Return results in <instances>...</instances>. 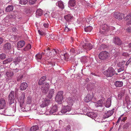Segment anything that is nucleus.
<instances>
[{"label": "nucleus", "mask_w": 131, "mask_h": 131, "mask_svg": "<svg viewBox=\"0 0 131 131\" xmlns=\"http://www.w3.org/2000/svg\"><path fill=\"white\" fill-rule=\"evenodd\" d=\"M3 39L2 38L0 37V45L3 42Z\"/></svg>", "instance_id": "nucleus-58"}, {"label": "nucleus", "mask_w": 131, "mask_h": 131, "mask_svg": "<svg viewBox=\"0 0 131 131\" xmlns=\"http://www.w3.org/2000/svg\"><path fill=\"white\" fill-rule=\"evenodd\" d=\"M131 62L130 61H129V60H128V61H127L126 63V66H127L129 64V63L130 62Z\"/></svg>", "instance_id": "nucleus-63"}, {"label": "nucleus", "mask_w": 131, "mask_h": 131, "mask_svg": "<svg viewBox=\"0 0 131 131\" xmlns=\"http://www.w3.org/2000/svg\"><path fill=\"white\" fill-rule=\"evenodd\" d=\"M56 5L62 9H63L64 8L63 2L61 1H59L57 3Z\"/></svg>", "instance_id": "nucleus-24"}, {"label": "nucleus", "mask_w": 131, "mask_h": 131, "mask_svg": "<svg viewBox=\"0 0 131 131\" xmlns=\"http://www.w3.org/2000/svg\"><path fill=\"white\" fill-rule=\"evenodd\" d=\"M130 20L128 21L127 23V25H131V19L129 20Z\"/></svg>", "instance_id": "nucleus-59"}, {"label": "nucleus", "mask_w": 131, "mask_h": 131, "mask_svg": "<svg viewBox=\"0 0 131 131\" xmlns=\"http://www.w3.org/2000/svg\"><path fill=\"white\" fill-rule=\"evenodd\" d=\"M68 103L71 105H72L73 103V101L71 98H69L68 99Z\"/></svg>", "instance_id": "nucleus-40"}, {"label": "nucleus", "mask_w": 131, "mask_h": 131, "mask_svg": "<svg viewBox=\"0 0 131 131\" xmlns=\"http://www.w3.org/2000/svg\"><path fill=\"white\" fill-rule=\"evenodd\" d=\"M25 44V42L24 40H21L19 41L17 43V48L18 49L23 47L24 46Z\"/></svg>", "instance_id": "nucleus-16"}, {"label": "nucleus", "mask_w": 131, "mask_h": 131, "mask_svg": "<svg viewBox=\"0 0 131 131\" xmlns=\"http://www.w3.org/2000/svg\"><path fill=\"white\" fill-rule=\"evenodd\" d=\"M28 2V0H20V3L21 4H26Z\"/></svg>", "instance_id": "nucleus-35"}, {"label": "nucleus", "mask_w": 131, "mask_h": 131, "mask_svg": "<svg viewBox=\"0 0 131 131\" xmlns=\"http://www.w3.org/2000/svg\"><path fill=\"white\" fill-rule=\"evenodd\" d=\"M13 5H9L6 8L5 11L6 12H10L13 10Z\"/></svg>", "instance_id": "nucleus-27"}, {"label": "nucleus", "mask_w": 131, "mask_h": 131, "mask_svg": "<svg viewBox=\"0 0 131 131\" xmlns=\"http://www.w3.org/2000/svg\"><path fill=\"white\" fill-rule=\"evenodd\" d=\"M126 31L128 32H131V27H129L126 29Z\"/></svg>", "instance_id": "nucleus-47"}, {"label": "nucleus", "mask_w": 131, "mask_h": 131, "mask_svg": "<svg viewBox=\"0 0 131 131\" xmlns=\"http://www.w3.org/2000/svg\"><path fill=\"white\" fill-rule=\"evenodd\" d=\"M32 101V99L29 96L27 97V104H29L31 103Z\"/></svg>", "instance_id": "nucleus-37"}, {"label": "nucleus", "mask_w": 131, "mask_h": 131, "mask_svg": "<svg viewBox=\"0 0 131 131\" xmlns=\"http://www.w3.org/2000/svg\"><path fill=\"white\" fill-rule=\"evenodd\" d=\"M22 99H24L25 97V93H23L22 94Z\"/></svg>", "instance_id": "nucleus-61"}, {"label": "nucleus", "mask_w": 131, "mask_h": 131, "mask_svg": "<svg viewBox=\"0 0 131 131\" xmlns=\"http://www.w3.org/2000/svg\"><path fill=\"white\" fill-rule=\"evenodd\" d=\"M19 71V70L18 69L16 68L13 69V71L12 72H13V73L14 74V73H15Z\"/></svg>", "instance_id": "nucleus-52"}, {"label": "nucleus", "mask_w": 131, "mask_h": 131, "mask_svg": "<svg viewBox=\"0 0 131 131\" xmlns=\"http://www.w3.org/2000/svg\"><path fill=\"white\" fill-rule=\"evenodd\" d=\"M92 27L91 26L87 27L84 28L85 31L86 32H90L92 29Z\"/></svg>", "instance_id": "nucleus-32"}, {"label": "nucleus", "mask_w": 131, "mask_h": 131, "mask_svg": "<svg viewBox=\"0 0 131 131\" xmlns=\"http://www.w3.org/2000/svg\"><path fill=\"white\" fill-rule=\"evenodd\" d=\"M63 92L62 91H59L57 93L56 95L55 100L59 104H61L63 100Z\"/></svg>", "instance_id": "nucleus-2"}, {"label": "nucleus", "mask_w": 131, "mask_h": 131, "mask_svg": "<svg viewBox=\"0 0 131 131\" xmlns=\"http://www.w3.org/2000/svg\"><path fill=\"white\" fill-rule=\"evenodd\" d=\"M49 86V83H45V84H43L42 85L41 88L42 92L43 93H47L48 90Z\"/></svg>", "instance_id": "nucleus-9"}, {"label": "nucleus", "mask_w": 131, "mask_h": 131, "mask_svg": "<svg viewBox=\"0 0 131 131\" xmlns=\"http://www.w3.org/2000/svg\"><path fill=\"white\" fill-rule=\"evenodd\" d=\"M93 95L94 94L91 95L90 94H87L85 98L84 101L85 102L88 103L91 101H92V100L93 99H94V98H92L93 96Z\"/></svg>", "instance_id": "nucleus-10"}, {"label": "nucleus", "mask_w": 131, "mask_h": 131, "mask_svg": "<svg viewBox=\"0 0 131 131\" xmlns=\"http://www.w3.org/2000/svg\"><path fill=\"white\" fill-rule=\"evenodd\" d=\"M20 61V57H18L17 58H15L13 60V63H12L10 65V66H12L13 64V63L15 65L17 64H19Z\"/></svg>", "instance_id": "nucleus-17"}, {"label": "nucleus", "mask_w": 131, "mask_h": 131, "mask_svg": "<svg viewBox=\"0 0 131 131\" xmlns=\"http://www.w3.org/2000/svg\"><path fill=\"white\" fill-rule=\"evenodd\" d=\"M70 52L71 53H72L73 54H74L75 55L76 54V51L75 50L74 48H71L70 50Z\"/></svg>", "instance_id": "nucleus-38"}, {"label": "nucleus", "mask_w": 131, "mask_h": 131, "mask_svg": "<svg viewBox=\"0 0 131 131\" xmlns=\"http://www.w3.org/2000/svg\"><path fill=\"white\" fill-rule=\"evenodd\" d=\"M108 27L106 24H104V27L102 28V29L104 30H106L108 29Z\"/></svg>", "instance_id": "nucleus-43"}, {"label": "nucleus", "mask_w": 131, "mask_h": 131, "mask_svg": "<svg viewBox=\"0 0 131 131\" xmlns=\"http://www.w3.org/2000/svg\"><path fill=\"white\" fill-rule=\"evenodd\" d=\"M6 75L8 78H11L14 75L13 72L9 71L6 73Z\"/></svg>", "instance_id": "nucleus-25"}, {"label": "nucleus", "mask_w": 131, "mask_h": 131, "mask_svg": "<svg viewBox=\"0 0 131 131\" xmlns=\"http://www.w3.org/2000/svg\"><path fill=\"white\" fill-rule=\"evenodd\" d=\"M36 14L37 15L41 16L42 14V11L40 9H38L37 10Z\"/></svg>", "instance_id": "nucleus-31"}, {"label": "nucleus", "mask_w": 131, "mask_h": 131, "mask_svg": "<svg viewBox=\"0 0 131 131\" xmlns=\"http://www.w3.org/2000/svg\"><path fill=\"white\" fill-rule=\"evenodd\" d=\"M125 63V61H123L119 62L117 64L118 67H120L123 65Z\"/></svg>", "instance_id": "nucleus-39"}, {"label": "nucleus", "mask_w": 131, "mask_h": 131, "mask_svg": "<svg viewBox=\"0 0 131 131\" xmlns=\"http://www.w3.org/2000/svg\"><path fill=\"white\" fill-rule=\"evenodd\" d=\"M111 103V98H108L107 99L105 105V106L106 107H110Z\"/></svg>", "instance_id": "nucleus-26"}, {"label": "nucleus", "mask_w": 131, "mask_h": 131, "mask_svg": "<svg viewBox=\"0 0 131 131\" xmlns=\"http://www.w3.org/2000/svg\"><path fill=\"white\" fill-rule=\"evenodd\" d=\"M114 17L118 19H122L125 17L124 14L123 13H119L117 12H115L114 14Z\"/></svg>", "instance_id": "nucleus-6"}, {"label": "nucleus", "mask_w": 131, "mask_h": 131, "mask_svg": "<svg viewBox=\"0 0 131 131\" xmlns=\"http://www.w3.org/2000/svg\"><path fill=\"white\" fill-rule=\"evenodd\" d=\"M50 36V38L52 39H53L54 38V36L53 35L51 34Z\"/></svg>", "instance_id": "nucleus-60"}, {"label": "nucleus", "mask_w": 131, "mask_h": 131, "mask_svg": "<svg viewBox=\"0 0 131 131\" xmlns=\"http://www.w3.org/2000/svg\"><path fill=\"white\" fill-rule=\"evenodd\" d=\"M75 51L76 54H75V55L76 54H79L80 53L81 51L80 50V49L78 48L76 49ZM82 52V51H81V52Z\"/></svg>", "instance_id": "nucleus-46"}, {"label": "nucleus", "mask_w": 131, "mask_h": 131, "mask_svg": "<svg viewBox=\"0 0 131 131\" xmlns=\"http://www.w3.org/2000/svg\"><path fill=\"white\" fill-rule=\"evenodd\" d=\"M43 25L45 27L47 28L49 24L48 23H45L43 24Z\"/></svg>", "instance_id": "nucleus-57"}, {"label": "nucleus", "mask_w": 131, "mask_h": 131, "mask_svg": "<svg viewBox=\"0 0 131 131\" xmlns=\"http://www.w3.org/2000/svg\"><path fill=\"white\" fill-rule=\"evenodd\" d=\"M114 84L117 87H120L123 86V82L122 81H117L115 82Z\"/></svg>", "instance_id": "nucleus-22"}, {"label": "nucleus", "mask_w": 131, "mask_h": 131, "mask_svg": "<svg viewBox=\"0 0 131 131\" xmlns=\"http://www.w3.org/2000/svg\"><path fill=\"white\" fill-rule=\"evenodd\" d=\"M27 48H28V49L29 50L31 49V45L29 44H28L27 46Z\"/></svg>", "instance_id": "nucleus-55"}, {"label": "nucleus", "mask_w": 131, "mask_h": 131, "mask_svg": "<svg viewBox=\"0 0 131 131\" xmlns=\"http://www.w3.org/2000/svg\"><path fill=\"white\" fill-rule=\"evenodd\" d=\"M104 100L103 99L97 101L95 99H93L92 100V102L95 103V105L96 107H97L99 106H102Z\"/></svg>", "instance_id": "nucleus-7"}, {"label": "nucleus", "mask_w": 131, "mask_h": 131, "mask_svg": "<svg viewBox=\"0 0 131 131\" xmlns=\"http://www.w3.org/2000/svg\"><path fill=\"white\" fill-rule=\"evenodd\" d=\"M12 30L13 32H16L17 31V29L15 27H13L12 29Z\"/></svg>", "instance_id": "nucleus-53"}, {"label": "nucleus", "mask_w": 131, "mask_h": 131, "mask_svg": "<svg viewBox=\"0 0 131 131\" xmlns=\"http://www.w3.org/2000/svg\"><path fill=\"white\" fill-rule=\"evenodd\" d=\"M86 114L88 116L91 118L95 117L96 115V114L93 112H89L87 113Z\"/></svg>", "instance_id": "nucleus-33"}, {"label": "nucleus", "mask_w": 131, "mask_h": 131, "mask_svg": "<svg viewBox=\"0 0 131 131\" xmlns=\"http://www.w3.org/2000/svg\"><path fill=\"white\" fill-rule=\"evenodd\" d=\"M57 110V106L56 105H54L53 106L50 111V113L51 114H53V115H54V113L56 112Z\"/></svg>", "instance_id": "nucleus-20"}, {"label": "nucleus", "mask_w": 131, "mask_h": 131, "mask_svg": "<svg viewBox=\"0 0 131 131\" xmlns=\"http://www.w3.org/2000/svg\"><path fill=\"white\" fill-rule=\"evenodd\" d=\"M23 78V75H20L17 78V81H19Z\"/></svg>", "instance_id": "nucleus-44"}, {"label": "nucleus", "mask_w": 131, "mask_h": 131, "mask_svg": "<svg viewBox=\"0 0 131 131\" xmlns=\"http://www.w3.org/2000/svg\"><path fill=\"white\" fill-rule=\"evenodd\" d=\"M46 79V76H44L42 77L38 82V83L39 85H40L43 84H45V83H46L45 81Z\"/></svg>", "instance_id": "nucleus-15"}, {"label": "nucleus", "mask_w": 131, "mask_h": 131, "mask_svg": "<svg viewBox=\"0 0 131 131\" xmlns=\"http://www.w3.org/2000/svg\"><path fill=\"white\" fill-rule=\"evenodd\" d=\"M36 1L37 0H29V3L30 4H33L35 3Z\"/></svg>", "instance_id": "nucleus-41"}, {"label": "nucleus", "mask_w": 131, "mask_h": 131, "mask_svg": "<svg viewBox=\"0 0 131 131\" xmlns=\"http://www.w3.org/2000/svg\"><path fill=\"white\" fill-rule=\"evenodd\" d=\"M64 17L67 21H70L73 18V16L71 14H68L65 16Z\"/></svg>", "instance_id": "nucleus-21"}, {"label": "nucleus", "mask_w": 131, "mask_h": 131, "mask_svg": "<svg viewBox=\"0 0 131 131\" xmlns=\"http://www.w3.org/2000/svg\"><path fill=\"white\" fill-rule=\"evenodd\" d=\"M128 47L129 50L131 51V42L128 45Z\"/></svg>", "instance_id": "nucleus-62"}, {"label": "nucleus", "mask_w": 131, "mask_h": 131, "mask_svg": "<svg viewBox=\"0 0 131 131\" xmlns=\"http://www.w3.org/2000/svg\"><path fill=\"white\" fill-rule=\"evenodd\" d=\"M108 53L106 51H102L100 52L99 55V58L101 60H104L107 57Z\"/></svg>", "instance_id": "nucleus-5"}, {"label": "nucleus", "mask_w": 131, "mask_h": 131, "mask_svg": "<svg viewBox=\"0 0 131 131\" xmlns=\"http://www.w3.org/2000/svg\"><path fill=\"white\" fill-rule=\"evenodd\" d=\"M23 105L22 104H20V109L21 111H25V110H24L25 108L24 107H23Z\"/></svg>", "instance_id": "nucleus-50"}, {"label": "nucleus", "mask_w": 131, "mask_h": 131, "mask_svg": "<svg viewBox=\"0 0 131 131\" xmlns=\"http://www.w3.org/2000/svg\"><path fill=\"white\" fill-rule=\"evenodd\" d=\"M28 50H29V49H28V48H27V47L26 46L24 49V51H27Z\"/></svg>", "instance_id": "nucleus-64"}, {"label": "nucleus", "mask_w": 131, "mask_h": 131, "mask_svg": "<svg viewBox=\"0 0 131 131\" xmlns=\"http://www.w3.org/2000/svg\"><path fill=\"white\" fill-rule=\"evenodd\" d=\"M54 89H50L48 92V95L47 97L48 98L50 99L53 97L54 93Z\"/></svg>", "instance_id": "nucleus-19"}, {"label": "nucleus", "mask_w": 131, "mask_h": 131, "mask_svg": "<svg viewBox=\"0 0 131 131\" xmlns=\"http://www.w3.org/2000/svg\"><path fill=\"white\" fill-rule=\"evenodd\" d=\"M75 5V0H70L69 2V5L70 6L73 7Z\"/></svg>", "instance_id": "nucleus-28"}, {"label": "nucleus", "mask_w": 131, "mask_h": 131, "mask_svg": "<svg viewBox=\"0 0 131 131\" xmlns=\"http://www.w3.org/2000/svg\"><path fill=\"white\" fill-rule=\"evenodd\" d=\"M113 114V112L112 111H108L103 115V118H108L112 115Z\"/></svg>", "instance_id": "nucleus-14"}, {"label": "nucleus", "mask_w": 131, "mask_h": 131, "mask_svg": "<svg viewBox=\"0 0 131 131\" xmlns=\"http://www.w3.org/2000/svg\"><path fill=\"white\" fill-rule=\"evenodd\" d=\"M84 48L90 50L93 48V46L90 43H86L84 46H83Z\"/></svg>", "instance_id": "nucleus-23"}, {"label": "nucleus", "mask_w": 131, "mask_h": 131, "mask_svg": "<svg viewBox=\"0 0 131 131\" xmlns=\"http://www.w3.org/2000/svg\"><path fill=\"white\" fill-rule=\"evenodd\" d=\"M131 19V14H128L126 17V20H128Z\"/></svg>", "instance_id": "nucleus-42"}, {"label": "nucleus", "mask_w": 131, "mask_h": 131, "mask_svg": "<svg viewBox=\"0 0 131 131\" xmlns=\"http://www.w3.org/2000/svg\"><path fill=\"white\" fill-rule=\"evenodd\" d=\"M56 53V51L55 49L51 50L49 53V55L51 57H53L55 56V54Z\"/></svg>", "instance_id": "nucleus-29"}, {"label": "nucleus", "mask_w": 131, "mask_h": 131, "mask_svg": "<svg viewBox=\"0 0 131 131\" xmlns=\"http://www.w3.org/2000/svg\"><path fill=\"white\" fill-rule=\"evenodd\" d=\"M114 43L118 45H121L122 44V42L120 38L116 37L113 40Z\"/></svg>", "instance_id": "nucleus-13"}, {"label": "nucleus", "mask_w": 131, "mask_h": 131, "mask_svg": "<svg viewBox=\"0 0 131 131\" xmlns=\"http://www.w3.org/2000/svg\"><path fill=\"white\" fill-rule=\"evenodd\" d=\"M39 128V127L37 125L33 126L30 128V131H36Z\"/></svg>", "instance_id": "nucleus-30"}, {"label": "nucleus", "mask_w": 131, "mask_h": 131, "mask_svg": "<svg viewBox=\"0 0 131 131\" xmlns=\"http://www.w3.org/2000/svg\"><path fill=\"white\" fill-rule=\"evenodd\" d=\"M8 61L7 59L5 60L4 61H3V63L4 64H5L6 63H8Z\"/></svg>", "instance_id": "nucleus-56"}, {"label": "nucleus", "mask_w": 131, "mask_h": 131, "mask_svg": "<svg viewBox=\"0 0 131 131\" xmlns=\"http://www.w3.org/2000/svg\"><path fill=\"white\" fill-rule=\"evenodd\" d=\"M27 86V84L26 83H22L20 84V89L22 91L25 90L26 89Z\"/></svg>", "instance_id": "nucleus-18"}, {"label": "nucleus", "mask_w": 131, "mask_h": 131, "mask_svg": "<svg viewBox=\"0 0 131 131\" xmlns=\"http://www.w3.org/2000/svg\"><path fill=\"white\" fill-rule=\"evenodd\" d=\"M46 63L47 64H48V65H51V66H54V65L53 64V62H52L47 61H46Z\"/></svg>", "instance_id": "nucleus-45"}, {"label": "nucleus", "mask_w": 131, "mask_h": 131, "mask_svg": "<svg viewBox=\"0 0 131 131\" xmlns=\"http://www.w3.org/2000/svg\"><path fill=\"white\" fill-rule=\"evenodd\" d=\"M38 31L39 34L40 35H43L45 34V33L43 32L40 31L39 30H38Z\"/></svg>", "instance_id": "nucleus-51"}, {"label": "nucleus", "mask_w": 131, "mask_h": 131, "mask_svg": "<svg viewBox=\"0 0 131 131\" xmlns=\"http://www.w3.org/2000/svg\"><path fill=\"white\" fill-rule=\"evenodd\" d=\"M103 73L107 77H111L115 74V71L112 67H110L104 71Z\"/></svg>", "instance_id": "nucleus-1"}, {"label": "nucleus", "mask_w": 131, "mask_h": 131, "mask_svg": "<svg viewBox=\"0 0 131 131\" xmlns=\"http://www.w3.org/2000/svg\"><path fill=\"white\" fill-rule=\"evenodd\" d=\"M71 110V107L68 105L64 106L61 110V112H59V114H60V113H61L66 114H70L69 113V112Z\"/></svg>", "instance_id": "nucleus-3"}, {"label": "nucleus", "mask_w": 131, "mask_h": 131, "mask_svg": "<svg viewBox=\"0 0 131 131\" xmlns=\"http://www.w3.org/2000/svg\"><path fill=\"white\" fill-rule=\"evenodd\" d=\"M42 57V54L38 53L36 55V59L40 60Z\"/></svg>", "instance_id": "nucleus-34"}, {"label": "nucleus", "mask_w": 131, "mask_h": 131, "mask_svg": "<svg viewBox=\"0 0 131 131\" xmlns=\"http://www.w3.org/2000/svg\"><path fill=\"white\" fill-rule=\"evenodd\" d=\"M14 92L11 91L8 96V102L10 104L14 103Z\"/></svg>", "instance_id": "nucleus-8"}, {"label": "nucleus", "mask_w": 131, "mask_h": 131, "mask_svg": "<svg viewBox=\"0 0 131 131\" xmlns=\"http://www.w3.org/2000/svg\"><path fill=\"white\" fill-rule=\"evenodd\" d=\"M6 55L4 53H2L0 54V59L3 60L6 58Z\"/></svg>", "instance_id": "nucleus-36"}, {"label": "nucleus", "mask_w": 131, "mask_h": 131, "mask_svg": "<svg viewBox=\"0 0 131 131\" xmlns=\"http://www.w3.org/2000/svg\"><path fill=\"white\" fill-rule=\"evenodd\" d=\"M50 102V100L47 99H45L42 101L40 105L41 107H43L48 105Z\"/></svg>", "instance_id": "nucleus-11"}, {"label": "nucleus", "mask_w": 131, "mask_h": 131, "mask_svg": "<svg viewBox=\"0 0 131 131\" xmlns=\"http://www.w3.org/2000/svg\"><path fill=\"white\" fill-rule=\"evenodd\" d=\"M5 100L3 99H1L0 100V114L3 113L4 110V108L5 106Z\"/></svg>", "instance_id": "nucleus-4"}, {"label": "nucleus", "mask_w": 131, "mask_h": 131, "mask_svg": "<svg viewBox=\"0 0 131 131\" xmlns=\"http://www.w3.org/2000/svg\"><path fill=\"white\" fill-rule=\"evenodd\" d=\"M124 70V67H121L118 70V72H120L122 71H123Z\"/></svg>", "instance_id": "nucleus-48"}, {"label": "nucleus", "mask_w": 131, "mask_h": 131, "mask_svg": "<svg viewBox=\"0 0 131 131\" xmlns=\"http://www.w3.org/2000/svg\"><path fill=\"white\" fill-rule=\"evenodd\" d=\"M70 28H68L67 26H66V27L65 28L64 31L66 32H68L70 30Z\"/></svg>", "instance_id": "nucleus-49"}, {"label": "nucleus", "mask_w": 131, "mask_h": 131, "mask_svg": "<svg viewBox=\"0 0 131 131\" xmlns=\"http://www.w3.org/2000/svg\"><path fill=\"white\" fill-rule=\"evenodd\" d=\"M8 62L12 61L13 60V58H9L7 59Z\"/></svg>", "instance_id": "nucleus-54"}, {"label": "nucleus", "mask_w": 131, "mask_h": 131, "mask_svg": "<svg viewBox=\"0 0 131 131\" xmlns=\"http://www.w3.org/2000/svg\"><path fill=\"white\" fill-rule=\"evenodd\" d=\"M12 48V46L10 43L7 42L5 43L3 46L4 50H10Z\"/></svg>", "instance_id": "nucleus-12"}]
</instances>
